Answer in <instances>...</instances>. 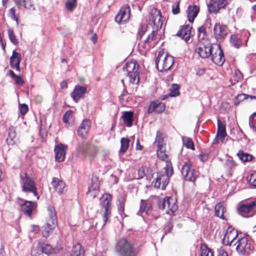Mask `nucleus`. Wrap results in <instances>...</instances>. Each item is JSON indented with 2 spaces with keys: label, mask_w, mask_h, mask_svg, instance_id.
<instances>
[{
  "label": "nucleus",
  "mask_w": 256,
  "mask_h": 256,
  "mask_svg": "<svg viewBox=\"0 0 256 256\" xmlns=\"http://www.w3.org/2000/svg\"><path fill=\"white\" fill-rule=\"evenodd\" d=\"M234 80L236 82H238L242 80L243 76L241 72L239 70H236L234 72Z\"/></svg>",
  "instance_id": "obj_57"
},
{
  "label": "nucleus",
  "mask_w": 256,
  "mask_h": 256,
  "mask_svg": "<svg viewBox=\"0 0 256 256\" xmlns=\"http://www.w3.org/2000/svg\"><path fill=\"white\" fill-rule=\"evenodd\" d=\"M130 8L128 4L124 6L115 18L116 22L118 24L125 23L129 20L130 17Z\"/></svg>",
  "instance_id": "obj_13"
},
{
  "label": "nucleus",
  "mask_w": 256,
  "mask_h": 256,
  "mask_svg": "<svg viewBox=\"0 0 256 256\" xmlns=\"http://www.w3.org/2000/svg\"><path fill=\"white\" fill-rule=\"evenodd\" d=\"M130 140L128 138H122L120 140V153L121 154H124L129 147Z\"/></svg>",
  "instance_id": "obj_38"
},
{
  "label": "nucleus",
  "mask_w": 256,
  "mask_h": 256,
  "mask_svg": "<svg viewBox=\"0 0 256 256\" xmlns=\"http://www.w3.org/2000/svg\"><path fill=\"white\" fill-rule=\"evenodd\" d=\"M16 4L19 6H24L28 10H34L35 8L32 0H14Z\"/></svg>",
  "instance_id": "obj_33"
},
{
  "label": "nucleus",
  "mask_w": 256,
  "mask_h": 256,
  "mask_svg": "<svg viewBox=\"0 0 256 256\" xmlns=\"http://www.w3.org/2000/svg\"><path fill=\"white\" fill-rule=\"evenodd\" d=\"M90 126V122L88 120H84L80 124L78 134L81 138H84L87 134Z\"/></svg>",
  "instance_id": "obj_21"
},
{
  "label": "nucleus",
  "mask_w": 256,
  "mask_h": 256,
  "mask_svg": "<svg viewBox=\"0 0 256 256\" xmlns=\"http://www.w3.org/2000/svg\"><path fill=\"white\" fill-rule=\"evenodd\" d=\"M67 146L62 144H58L55 146L54 149L55 160L58 162H63L66 158Z\"/></svg>",
  "instance_id": "obj_16"
},
{
  "label": "nucleus",
  "mask_w": 256,
  "mask_h": 256,
  "mask_svg": "<svg viewBox=\"0 0 256 256\" xmlns=\"http://www.w3.org/2000/svg\"><path fill=\"white\" fill-rule=\"evenodd\" d=\"M100 181L96 176H92L91 184L88 188L87 194L92 198H96L99 193Z\"/></svg>",
  "instance_id": "obj_15"
},
{
  "label": "nucleus",
  "mask_w": 256,
  "mask_h": 256,
  "mask_svg": "<svg viewBox=\"0 0 256 256\" xmlns=\"http://www.w3.org/2000/svg\"><path fill=\"white\" fill-rule=\"evenodd\" d=\"M116 250L120 256H134L132 245L124 238L120 239L116 243Z\"/></svg>",
  "instance_id": "obj_6"
},
{
  "label": "nucleus",
  "mask_w": 256,
  "mask_h": 256,
  "mask_svg": "<svg viewBox=\"0 0 256 256\" xmlns=\"http://www.w3.org/2000/svg\"><path fill=\"white\" fill-rule=\"evenodd\" d=\"M124 200L122 198L119 200V204L118 206V210L119 214L122 216L124 214Z\"/></svg>",
  "instance_id": "obj_55"
},
{
  "label": "nucleus",
  "mask_w": 256,
  "mask_h": 256,
  "mask_svg": "<svg viewBox=\"0 0 256 256\" xmlns=\"http://www.w3.org/2000/svg\"><path fill=\"white\" fill-rule=\"evenodd\" d=\"M168 203V198H166L163 200H160L158 202V206L160 209H164L166 207V204Z\"/></svg>",
  "instance_id": "obj_59"
},
{
  "label": "nucleus",
  "mask_w": 256,
  "mask_h": 256,
  "mask_svg": "<svg viewBox=\"0 0 256 256\" xmlns=\"http://www.w3.org/2000/svg\"><path fill=\"white\" fill-rule=\"evenodd\" d=\"M225 165L228 168L232 170L236 167V164L232 160L228 159L226 160Z\"/></svg>",
  "instance_id": "obj_54"
},
{
  "label": "nucleus",
  "mask_w": 256,
  "mask_h": 256,
  "mask_svg": "<svg viewBox=\"0 0 256 256\" xmlns=\"http://www.w3.org/2000/svg\"><path fill=\"white\" fill-rule=\"evenodd\" d=\"M19 110L21 114L24 115L28 111V106L25 104H20Z\"/></svg>",
  "instance_id": "obj_58"
},
{
  "label": "nucleus",
  "mask_w": 256,
  "mask_h": 256,
  "mask_svg": "<svg viewBox=\"0 0 256 256\" xmlns=\"http://www.w3.org/2000/svg\"><path fill=\"white\" fill-rule=\"evenodd\" d=\"M149 19L150 24L152 28V30L144 41V47L146 50L150 48L152 42L156 40L157 31L162 28V25L161 13L156 8H153L151 10Z\"/></svg>",
  "instance_id": "obj_1"
},
{
  "label": "nucleus",
  "mask_w": 256,
  "mask_h": 256,
  "mask_svg": "<svg viewBox=\"0 0 256 256\" xmlns=\"http://www.w3.org/2000/svg\"><path fill=\"white\" fill-rule=\"evenodd\" d=\"M48 217L47 220H50L51 223H55L57 224V217L55 209L52 206H48Z\"/></svg>",
  "instance_id": "obj_31"
},
{
  "label": "nucleus",
  "mask_w": 256,
  "mask_h": 256,
  "mask_svg": "<svg viewBox=\"0 0 256 256\" xmlns=\"http://www.w3.org/2000/svg\"><path fill=\"white\" fill-rule=\"evenodd\" d=\"M21 61L20 54L15 50H13L12 54L10 58V63L12 68H15L16 70L20 72V62Z\"/></svg>",
  "instance_id": "obj_20"
},
{
  "label": "nucleus",
  "mask_w": 256,
  "mask_h": 256,
  "mask_svg": "<svg viewBox=\"0 0 256 256\" xmlns=\"http://www.w3.org/2000/svg\"><path fill=\"white\" fill-rule=\"evenodd\" d=\"M166 207L168 208V210H166L167 214H170L174 213L178 209L176 200L172 197L168 198Z\"/></svg>",
  "instance_id": "obj_28"
},
{
  "label": "nucleus",
  "mask_w": 256,
  "mask_h": 256,
  "mask_svg": "<svg viewBox=\"0 0 256 256\" xmlns=\"http://www.w3.org/2000/svg\"><path fill=\"white\" fill-rule=\"evenodd\" d=\"M182 142L184 145L188 148L194 150V144L191 138L188 137L182 138Z\"/></svg>",
  "instance_id": "obj_43"
},
{
  "label": "nucleus",
  "mask_w": 256,
  "mask_h": 256,
  "mask_svg": "<svg viewBox=\"0 0 256 256\" xmlns=\"http://www.w3.org/2000/svg\"><path fill=\"white\" fill-rule=\"evenodd\" d=\"M8 34L10 42L14 45L18 44V40L14 34V30L11 28H8Z\"/></svg>",
  "instance_id": "obj_47"
},
{
  "label": "nucleus",
  "mask_w": 256,
  "mask_h": 256,
  "mask_svg": "<svg viewBox=\"0 0 256 256\" xmlns=\"http://www.w3.org/2000/svg\"><path fill=\"white\" fill-rule=\"evenodd\" d=\"M179 88L180 86L176 84H173L170 90V96H176L179 95Z\"/></svg>",
  "instance_id": "obj_51"
},
{
  "label": "nucleus",
  "mask_w": 256,
  "mask_h": 256,
  "mask_svg": "<svg viewBox=\"0 0 256 256\" xmlns=\"http://www.w3.org/2000/svg\"><path fill=\"white\" fill-rule=\"evenodd\" d=\"M234 244L236 245L238 252L242 255L249 254L254 248L252 242L247 236L239 238Z\"/></svg>",
  "instance_id": "obj_5"
},
{
  "label": "nucleus",
  "mask_w": 256,
  "mask_h": 256,
  "mask_svg": "<svg viewBox=\"0 0 256 256\" xmlns=\"http://www.w3.org/2000/svg\"><path fill=\"white\" fill-rule=\"evenodd\" d=\"M200 256H214V251L206 244H202L200 247Z\"/></svg>",
  "instance_id": "obj_39"
},
{
  "label": "nucleus",
  "mask_w": 256,
  "mask_h": 256,
  "mask_svg": "<svg viewBox=\"0 0 256 256\" xmlns=\"http://www.w3.org/2000/svg\"><path fill=\"white\" fill-rule=\"evenodd\" d=\"M181 173L185 180L191 182H194L198 176L190 162H184L181 168Z\"/></svg>",
  "instance_id": "obj_7"
},
{
  "label": "nucleus",
  "mask_w": 256,
  "mask_h": 256,
  "mask_svg": "<svg viewBox=\"0 0 256 256\" xmlns=\"http://www.w3.org/2000/svg\"><path fill=\"white\" fill-rule=\"evenodd\" d=\"M199 12V8L196 6H190L187 10V15L190 22H192Z\"/></svg>",
  "instance_id": "obj_27"
},
{
  "label": "nucleus",
  "mask_w": 256,
  "mask_h": 256,
  "mask_svg": "<svg viewBox=\"0 0 256 256\" xmlns=\"http://www.w3.org/2000/svg\"><path fill=\"white\" fill-rule=\"evenodd\" d=\"M157 177L159 180L161 182V184H162V189H165L166 187L169 182L170 178L165 174H160Z\"/></svg>",
  "instance_id": "obj_44"
},
{
  "label": "nucleus",
  "mask_w": 256,
  "mask_h": 256,
  "mask_svg": "<svg viewBox=\"0 0 256 256\" xmlns=\"http://www.w3.org/2000/svg\"><path fill=\"white\" fill-rule=\"evenodd\" d=\"M156 65L160 72L169 70L174 63V57L162 51L158 52L156 60Z\"/></svg>",
  "instance_id": "obj_3"
},
{
  "label": "nucleus",
  "mask_w": 256,
  "mask_h": 256,
  "mask_svg": "<svg viewBox=\"0 0 256 256\" xmlns=\"http://www.w3.org/2000/svg\"><path fill=\"white\" fill-rule=\"evenodd\" d=\"M237 155L240 159L243 162L250 161L252 158V156L244 152L242 150H239Z\"/></svg>",
  "instance_id": "obj_41"
},
{
  "label": "nucleus",
  "mask_w": 256,
  "mask_h": 256,
  "mask_svg": "<svg viewBox=\"0 0 256 256\" xmlns=\"http://www.w3.org/2000/svg\"><path fill=\"white\" fill-rule=\"evenodd\" d=\"M192 28L189 25L183 26L181 30L176 34V36L180 37L186 41H188L192 35Z\"/></svg>",
  "instance_id": "obj_23"
},
{
  "label": "nucleus",
  "mask_w": 256,
  "mask_h": 256,
  "mask_svg": "<svg viewBox=\"0 0 256 256\" xmlns=\"http://www.w3.org/2000/svg\"><path fill=\"white\" fill-rule=\"evenodd\" d=\"M81 152L85 156L92 158L96 155V148L92 146H84L82 148Z\"/></svg>",
  "instance_id": "obj_29"
},
{
  "label": "nucleus",
  "mask_w": 256,
  "mask_h": 256,
  "mask_svg": "<svg viewBox=\"0 0 256 256\" xmlns=\"http://www.w3.org/2000/svg\"><path fill=\"white\" fill-rule=\"evenodd\" d=\"M71 256H84V250L80 244H78L74 246Z\"/></svg>",
  "instance_id": "obj_37"
},
{
  "label": "nucleus",
  "mask_w": 256,
  "mask_h": 256,
  "mask_svg": "<svg viewBox=\"0 0 256 256\" xmlns=\"http://www.w3.org/2000/svg\"><path fill=\"white\" fill-rule=\"evenodd\" d=\"M238 236L236 230L228 228L224 235L223 240L226 245L231 246L234 242V240Z\"/></svg>",
  "instance_id": "obj_17"
},
{
  "label": "nucleus",
  "mask_w": 256,
  "mask_h": 256,
  "mask_svg": "<svg viewBox=\"0 0 256 256\" xmlns=\"http://www.w3.org/2000/svg\"><path fill=\"white\" fill-rule=\"evenodd\" d=\"M36 206V204L34 202L29 200H25L23 204H20L22 211L28 217L31 216Z\"/></svg>",
  "instance_id": "obj_19"
},
{
  "label": "nucleus",
  "mask_w": 256,
  "mask_h": 256,
  "mask_svg": "<svg viewBox=\"0 0 256 256\" xmlns=\"http://www.w3.org/2000/svg\"><path fill=\"white\" fill-rule=\"evenodd\" d=\"M8 15L12 20H16L17 22H18V19L15 14V9L14 8H11L10 9Z\"/></svg>",
  "instance_id": "obj_60"
},
{
  "label": "nucleus",
  "mask_w": 256,
  "mask_h": 256,
  "mask_svg": "<svg viewBox=\"0 0 256 256\" xmlns=\"http://www.w3.org/2000/svg\"><path fill=\"white\" fill-rule=\"evenodd\" d=\"M181 173L185 180L191 182H194L198 176L190 162H184L181 168Z\"/></svg>",
  "instance_id": "obj_8"
},
{
  "label": "nucleus",
  "mask_w": 256,
  "mask_h": 256,
  "mask_svg": "<svg viewBox=\"0 0 256 256\" xmlns=\"http://www.w3.org/2000/svg\"><path fill=\"white\" fill-rule=\"evenodd\" d=\"M247 180L252 186H256V174H252L247 178Z\"/></svg>",
  "instance_id": "obj_53"
},
{
  "label": "nucleus",
  "mask_w": 256,
  "mask_h": 256,
  "mask_svg": "<svg viewBox=\"0 0 256 256\" xmlns=\"http://www.w3.org/2000/svg\"><path fill=\"white\" fill-rule=\"evenodd\" d=\"M230 42L236 48H238L241 44L242 42L238 36L234 34L230 37Z\"/></svg>",
  "instance_id": "obj_45"
},
{
  "label": "nucleus",
  "mask_w": 256,
  "mask_h": 256,
  "mask_svg": "<svg viewBox=\"0 0 256 256\" xmlns=\"http://www.w3.org/2000/svg\"><path fill=\"white\" fill-rule=\"evenodd\" d=\"M226 4V0H212L208 5V12L216 14L220 9L224 8Z\"/></svg>",
  "instance_id": "obj_14"
},
{
  "label": "nucleus",
  "mask_w": 256,
  "mask_h": 256,
  "mask_svg": "<svg viewBox=\"0 0 256 256\" xmlns=\"http://www.w3.org/2000/svg\"><path fill=\"white\" fill-rule=\"evenodd\" d=\"M198 36H200L201 34H202V38L205 36V34L206 33V28L204 26H202L198 30Z\"/></svg>",
  "instance_id": "obj_64"
},
{
  "label": "nucleus",
  "mask_w": 256,
  "mask_h": 256,
  "mask_svg": "<svg viewBox=\"0 0 256 256\" xmlns=\"http://www.w3.org/2000/svg\"><path fill=\"white\" fill-rule=\"evenodd\" d=\"M16 83L19 86H22L24 84V81L19 76H16L14 78Z\"/></svg>",
  "instance_id": "obj_62"
},
{
  "label": "nucleus",
  "mask_w": 256,
  "mask_h": 256,
  "mask_svg": "<svg viewBox=\"0 0 256 256\" xmlns=\"http://www.w3.org/2000/svg\"><path fill=\"white\" fill-rule=\"evenodd\" d=\"M149 206V208H152V205L150 203H146L144 200H141V204L138 214L142 216L144 213L148 214V210H146V207Z\"/></svg>",
  "instance_id": "obj_40"
},
{
  "label": "nucleus",
  "mask_w": 256,
  "mask_h": 256,
  "mask_svg": "<svg viewBox=\"0 0 256 256\" xmlns=\"http://www.w3.org/2000/svg\"><path fill=\"white\" fill-rule=\"evenodd\" d=\"M72 113L73 112L72 110H68L66 112L63 116V121L64 123L69 124L70 121L72 120Z\"/></svg>",
  "instance_id": "obj_50"
},
{
  "label": "nucleus",
  "mask_w": 256,
  "mask_h": 256,
  "mask_svg": "<svg viewBox=\"0 0 256 256\" xmlns=\"http://www.w3.org/2000/svg\"><path fill=\"white\" fill-rule=\"evenodd\" d=\"M165 104L161 102H152L148 107V112L150 114L152 112L156 113H161L165 110Z\"/></svg>",
  "instance_id": "obj_22"
},
{
  "label": "nucleus",
  "mask_w": 256,
  "mask_h": 256,
  "mask_svg": "<svg viewBox=\"0 0 256 256\" xmlns=\"http://www.w3.org/2000/svg\"><path fill=\"white\" fill-rule=\"evenodd\" d=\"M38 243L44 254L49 255L54 252V250L50 245L40 242Z\"/></svg>",
  "instance_id": "obj_35"
},
{
  "label": "nucleus",
  "mask_w": 256,
  "mask_h": 256,
  "mask_svg": "<svg viewBox=\"0 0 256 256\" xmlns=\"http://www.w3.org/2000/svg\"><path fill=\"white\" fill-rule=\"evenodd\" d=\"M214 34L216 39L224 38L227 34L226 26L216 24L214 28Z\"/></svg>",
  "instance_id": "obj_24"
},
{
  "label": "nucleus",
  "mask_w": 256,
  "mask_h": 256,
  "mask_svg": "<svg viewBox=\"0 0 256 256\" xmlns=\"http://www.w3.org/2000/svg\"><path fill=\"white\" fill-rule=\"evenodd\" d=\"M56 226L57 224L51 223L50 220H48L46 223L42 227V236L46 238L48 237Z\"/></svg>",
  "instance_id": "obj_26"
},
{
  "label": "nucleus",
  "mask_w": 256,
  "mask_h": 256,
  "mask_svg": "<svg viewBox=\"0 0 256 256\" xmlns=\"http://www.w3.org/2000/svg\"><path fill=\"white\" fill-rule=\"evenodd\" d=\"M157 155L162 160H164L166 163L168 160V156L164 152V148H158L157 150Z\"/></svg>",
  "instance_id": "obj_48"
},
{
  "label": "nucleus",
  "mask_w": 256,
  "mask_h": 256,
  "mask_svg": "<svg viewBox=\"0 0 256 256\" xmlns=\"http://www.w3.org/2000/svg\"><path fill=\"white\" fill-rule=\"evenodd\" d=\"M156 144L157 145L158 148H164V139L160 136H157L156 138Z\"/></svg>",
  "instance_id": "obj_56"
},
{
  "label": "nucleus",
  "mask_w": 256,
  "mask_h": 256,
  "mask_svg": "<svg viewBox=\"0 0 256 256\" xmlns=\"http://www.w3.org/2000/svg\"><path fill=\"white\" fill-rule=\"evenodd\" d=\"M256 207V202L251 201L241 204L238 208L239 213L244 217L252 216L254 210Z\"/></svg>",
  "instance_id": "obj_11"
},
{
  "label": "nucleus",
  "mask_w": 256,
  "mask_h": 256,
  "mask_svg": "<svg viewBox=\"0 0 256 256\" xmlns=\"http://www.w3.org/2000/svg\"><path fill=\"white\" fill-rule=\"evenodd\" d=\"M51 184L56 192L59 194H62L66 188L65 183L58 178H54Z\"/></svg>",
  "instance_id": "obj_25"
},
{
  "label": "nucleus",
  "mask_w": 256,
  "mask_h": 256,
  "mask_svg": "<svg viewBox=\"0 0 256 256\" xmlns=\"http://www.w3.org/2000/svg\"><path fill=\"white\" fill-rule=\"evenodd\" d=\"M111 200V196L107 194L102 195L100 198V212L102 213L103 220L104 223L106 222L111 214V206L110 204Z\"/></svg>",
  "instance_id": "obj_9"
},
{
  "label": "nucleus",
  "mask_w": 256,
  "mask_h": 256,
  "mask_svg": "<svg viewBox=\"0 0 256 256\" xmlns=\"http://www.w3.org/2000/svg\"><path fill=\"white\" fill-rule=\"evenodd\" d=\"M172 12L174 14H176L180 12L179 2H178L172 5Z\"/></svg>",
  "instance_id": "obj_61"
},
{
  "label": "nucleus",
  "mask_w": 256,
  "mask_h": 256,
  "mask_svg": "<svg viewBox=\"0 0 256 256\" xmlns=\"http://www.w3.org/2000/svg\"><path fill=\"white\" fill-rule=\"evenodd\" d=\"M125 126L130 127L133 122V112H124L121 117Z\"/></svg>",
  "instance_id": "obj_30"
},
{
  "label": "nucleus",
  "mask_w": 256,
  "mask_h": 256,
  "mask_svg": "<svg viewBox=\"0 0 256 256\" xmlns=\"http://www.w3.org/2000/svg\"><path fill=\"white\" fill-rule=\"evenodd\" d=\"M76 0H68L66 2V7L70 11H72L76 8Z\"/></svg>",
  "instance_id": "obj_52"
},
{
  "label": "nucleus",
  "mask_w": 256,
  "mask_h": 256,
  "mask_svg": "<svg viewBox=\"0 0 256 256\" xmlns=\"http://www.w3.org/2000/svg\"><path fill=\"white\" fill-rule=\"evenodd\" d=\"M226 135V131L225 126L223 124H221L220 120H218V130L217 136L220 138L221 140L222 141L225 138Z\"/></svg>",
  "instance_id": "obj_36"
},
{
  "label": "nucleus",
  "mask_w": 256,
  "mask_h": 256,
  "mask_svg": "<svg viewBox=\"0 0 256 256\" xmlns=\"http://www.w3.org/2000/svg\"><path fill=\"white\" fill-rule=\"evenodd\" d=\"M86 93V88L77 85L75 86L73 92L71 94V96L73 100L77 102L78 100L82 98Z\"/></svg>",
  "instance_id": "obj_18"
},
{
  "label": "nucleus",
  "mask_w": 256,
  "mask_h": 256,
  "mask_svg": "<svg viewBox=\"0 0 256 256\" xmlns=\"http://www.w3.org/2000/svg\"><path fill=\"white\" fill-rule=\"evenodd\" d=\"M123 70L129 78L130 82L132 84H138L140 81L138 65L136 62L131 61L126 63Z\"/></svg>",
  "instance_id": "obj_4"
},
{
  "label": "nucleus",
  "mask_w": 256,
  "mask_h": 256,
  "mask_svg": "<svg viewBox=\"0 0 256 256\" xmlns=\"http://www.w3.org/2000/svg\"><path fill=\"white\" fill-rule=\"evenodd\" d=\"M214 48L208 42H205L203 44L200 43L196 50V52L202 58H208L212 52Z\"/></svg>",
  "instance_id": "obj_10"
},
{
  "label": "nucleus",
  "mask_w": 256,
  "mask_h": 256,
  "mask_svg": "<svg viewBox=\"0 0 256 256\" xmlns=\"http://www.w3.org/2000/svg\"><path fill=\"white\" fill-rule=\"evenodd\" d=\"M210 56L212 62L219 66H222L225 61L223 52L220 45H218L216 48H214Z\"/></svg>",
  "instance_id": "obj_12"
},
{
  "label": "nucleus",
  "mask_w": 256,
  "mask_h": 256,
  "mask_svg": "<svg viewBox=\"0 0 256 256\" xmlns=\"http://www.w3.org/2000/svg\"><path fill=\"white\" fill-rule=\"evenodd\" d=\"M248 98H250L251 100L256 99V96H250L245 94H238L234 100V104L237 106L240 104V102Z\"/></svg>",
  "instance_id": "obj_34"
},
{
  "label": "nucleus",
  "mask_w": 256,
  "mask_h": 256,
  "mask_svg": "<svg viewBox=\"0 0 256 256\" xmlns=\"http://www.w3.org/2000/svg\"><path fill=\"white\" fill-rule=\"evenodd\" d=\"M152 184L154 188H160L161 185V182L159 180L158 177L154 179L152 182Z\"/></svg>",
  "instance_id": "obj_63"
},
{
  "label": "nucleus",
  "mask_w": 256,
  "mask_h": 256,
  "mask_svg": "<svg viewBox=\"0 0 256 256\" xmlns=\"http://www.w3.org/2000/svg\"><path fill=\"white\" fill-rule=\"evenodd\" d=\"M20 177V184L22 191L26 193H32L36 199L38 200L39 196L37 192L36 184L34 180L26 173H21Z\"/></svg>",
  "instance_id": "obj_2"
},
{
  "label": "nucleus",
  "mask_w": 256,
  "mask_h": 256,
  "mask_svg": "<svg viewBox=\"0 0 256 256\" xmlns=\"http://www.w3.org/2000/svg\"><path fill=\"white\" fill-rule=\"evenodd\" d=\"M43 254L38 243L34 245L31 252L32 256H43Z\"/></svg>",
  "instance_id": "obj_42"
},
{
  "label": "nucleus",
  "mask_w": 256,
  "mask_h": 256,
  "mask_svg": "<svg viewBox=\"0 0 256 256\" xmlns=\"http://www.w3.org/2000/svg\"><path fill=\"white\" fill-rule=\"evenodd\" d=\"M250 126L256 132V112L252 114L249 118Z\"/></svg>",
  "instance_id": "obj_49"
},
{
  "label": "nucleus",
  "mask_w": 256,
  "mask_h": 256,
  "mask_svg": "<svg viewBox=\"0 0 256 256\" xmlns=\"http://www.w3.org/2000/svg\"><path fill=\"white\" fill-rule=\"evenodd\" d=\"M215 215L222 219H224V214L226 212V208L224 206V202H219L216 204L214 208Z\"/></svg>",
  "instance_id": "obj_32"
},
{
  "label": "nucleus",
  "mask_w": 256,
  "mask_h": 256,
  "mask_svg": "<svg viewBox=\"0 0 256 256\" xmlns=\"http://www.w3.org/2000/svg\"><path fill=\"white\" fill-rule=\"evenodd\" d=\"M164 168L166 172L165 175L170 178L173 174V168L170 162L166 161Z\"/></svg>",
  "instance_id": "obj_46"
}]
</instances>
